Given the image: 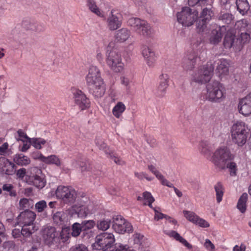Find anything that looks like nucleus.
<instances>
[{
    "instance_id": "obj_1",
    "label": "nucleus",
    "mask_w": 251,
    "mask_h": 251,
    "mask_svg": "<svg viewBox=\"0 0 251 251\" xmlns=\"http://www.w3.org/2000/svg\"><path fill=\"white\" fill-rule=\"evenodd\" d=\"M213 148V145L207 141H203L200 143L199 150L200 152L215 166L222 169L226 168L227 162L234 158V155L226 146L219 147L212 152Z\"/></svg>"
},
{
    "instance_id": "obj_2",
    "label": "nucleus",
    "mask_w": 251,
    "mask_h": 251,
    "mask_svg": "<svg viewBox=\"0 0 251 251\" xmlns=\"http://www.w3.org/2000/svg\"><path fill=\"white\" fill-rule=\"evenodd\" d=\"M86 81L95 97L99 98L104 95L105 87L101 77L100 71L97 67L92 65L89 67L88 73L86 76Z\"/></svg>"
},
{
    "instance_id": "obj_3",
    "label": "nucleus",
    "mask_w": 251,
    "mask_h": 251,
    "mask_svg": "<svg viewBox=\"0 0 251 251\" xmlns=\"http://www.w3.org/2000/svg\"><path fill=\"white\" fill-rule=\"evenodd\" d=\"M203 99L212 103H220L226 97V89L224 85L216 80L209 82L206 86V93Z\"/></svg>"
},
{
    "instance_id": "obj_4",
    "label": "nucleus",
    "mask_w": 251,
    "mask_h": 251,
    "mask_svg": "<svg viewBox=\"0 0 251 251\" xmlns=\"http://www.w3.org/2000/svg\"><path fill=\"white\" fill-rule=\"evenodd\" d=\"M36 217L35 213L29 210L22 212L18 216V223L23 226L24 237H28L38 229V226L34 224Z\"/></svg>"
},
{
    "instance_id": "obj_5",
    "label": "nucleus",
    "mask_w": 251,
    "mask_h": 251,
    "mask_svg": "<svg viewBox=\"0 0 251 251\" xmlns=\"http://www.w3.org/2000/svg\"><path fill=\"white\" fill-rule=\"evenodd\" d=\"M231 135L232 141L239 147L246 144L249 136L247 125L242 121H237L232 126Z\"/></svg>"
},
{
    "instance_id": "obj_6",
    "label": "nucleus",
    "mask_w": 251,
    "mask_h": 251,
    "mask_svg": "<svg viewBox=\"0 0 251 251\" xmlns=\"http://www.w3.org/2000/svg\"><path fill=\"white\" fill-rule=\"evenodd\" d=\"M115 242V237L112 233L103 232L96 237L92 247L93 249L102 251H115V246L113 247Z\"/></svg>"
},
{
    "instance_id": "obj_7",
    "label": "nucleus",
    "mask_w": 251,
    "mask_h": 251,
    "mask_svg": "<svg viewBox=\"0 0 251 251\" xmlns=\"http://www.w3.org/2000/svg\"><path fill=\"white\" fill-rule=\"evenodd\" d=\"M111 45L107 47L106 61L108 67L114 72L118 73L123 70L124 63L120 53L116 49L110 50Z\"/></svg>"
},
{
    "instance_id": "obj_8",
    "label": "nucleus",
    "mask_w": 251,
    "mask_h": 251,
    "mask_svg": "<svg viewBox=\"0 0 251 251\" xmlns=\"http://www.w3.org/2000/svg\"><path fill=\"white\" fill-rule=\"evenodd\" d=\"M55 194L57 199L67 204L74 203L78 199L76 191L71 186L59 185L56 189Z\"/></svg>"
},
{
    "instance_id": "obj_9",
    "label": "nucleus",
    "mask_w": 251,
    "mask_h": 251,
    "mask_svg": "<svg viewBox=\"0 0 251 251\" xmlns=\"http://www.w3.org/2000/svg\"><path fill=\"white\" fill-rule=\"evenodd\" d=\"M127 25L138 34L144 36H150L152 34L151 25L145 21L138 18H130L127 22Z\"/></svg>"
},
{
    "instance_id": "obj_10",
    "label": "nucleus",
    "mask_w": 251,
    "mask_h": 251,
    "mask_svg": "<svg viewBox=\"0 0 251 251\" xmlns=\"http://www.w3.org/2000/svg\"><path fill=\"white\" fill-rule=\"evenodd\" d=\"M177 20L183 26H190L193 25L198 17V12L189 7H182L176 14Z\"/></svg>"
},
{
    "instance_id": "obj_11",
    "label": "nucleus",
    "mask_w": 251,
    "mask_h": 251,
    "mask_svg": "<svg viewBox=\"0 0 251 251\" xmlns=\"http://www.w3.org/2000/svg\"><path fill=\"white\" fill-rule=\"evenodd\" d=\"M214 70L211 63L201 67L192 76V80L199 83H205L211 79Z\"/></svg>"
},
{
    "instance_id": "obj_12",
    "label": "nucleus",
    "mask_w": 251,
    "mask_h": 251,
    "mask_svg": "<svg viewBox=\"0 0 251 251\" xmlns=\"http://www.w3.org/2000/svg\"><path fill=\"white\" fill-rule=\"evenodd\" d=\"M112 227L114 231L120 234L133 231L131 224L121 215L115 216L113 218Z\"/></svg>"
},
{
    "instance_id": "obj_13",
    "label": "nucleus",
    "mask_w": 251,
    "mask_h": 251,
    "mask_svg": "<svg viewBox=\"0 0 251 251\" xmlns=\"http://www.w3.org/2000/svg\"><path fill=\"white\" fill-rule=\"evenodd\" d=\"M88 201V198L85 196L82 197L81 199H77L76 203L71 207L72 210L79 217H86L88 214L91 213L89 206L85 204Z\"/></svg>"
},
{
    "instance_id": "obj_14",
    "label": "nucleus",
    "mask_w": 251,
    "mask_h": 251,
    "mask_svg": "<svg viewBox=\"0 0 251 251\" xmlns=\"http://www.w3.org/2000/svg\"><path fill=\"white\" fill-rule=\"evenodd\" d=\"M107 28L111 31L120 28L122 23V17L120 13L115 10H112L106 19Z\"/></svg>"
},
{
    "instance_id": "obj_15",
    "label": "nucleus",
    "mask_w": 251,
    "mask_h": 251,
    "mask_svg": "<svg viewBox=\"0 0 251 251\" xmlns=\"http://www.w3.org/2000/svg\"><path fill=\"white\" fill-rule=\"evenodd\" d=\"M73 94L75 104L81 110H84L89 107V100L81 90L74 89L73 90Z\"/></svg>"
},
{
    "instance_id": "obj_16",
    "label": "nucleus",
    "mask_w": 251,
    "mask_h": 251,
    "mask_svg": "<svg viewBox=\"0 0 251 251\" xmlns=\"http://www.w3.org/2000/svg\"><path fill=\"white\" fill-rule=\"evenodd\" d=\"M141 51L147 65L149 67H153L155 65L157 57L152 49L147 45H144L141 47Z\"/></svg>"
},
{
    "instance_id": "obj_17",
    "label": "nucleus",
    "mask_w": 251,
    "mask_h": 251,
    "mask_svg": "<svg viewBox=\"0 0 251 251\" xmlns=\"http://www.w3.org/2000/svg\"><path fill=\"white\" fill-rule=\"evenodd\" d=\"M95 143L98 148L103 151L105 154L107 155V157L112 159L115 163L119 165H123L124 164V161L121 158L114 156L113 151L107 147L102 139L100 137H97L96 139Z\"/></svg>"
},
{
    "instance_id": "obj_18",
    "label": "nucleus",
    "mask_w": 251,
    "mask_h": 251,
    "mask_svg": "<svg viewBox=\"0 0 251 251\" xmlns=\"http://www.w3.org/2000/svg\"><path fill=\"white\" fill-rule=\"evenodd\" d=\"M213 16V11L207 8H204L201 14L200 19L197 24V27L199 32H203L207 24Z\"/></svg>"
},
{
    "instance_id": "obj_19",
    "label": "nucleus",
    "mask_w": 251,
    "mask_h": 251,
    "mask_svg": "<svg viewBox=\"0 0 251 251\" xmlns=\"http://www.w3.org/2000/svg\"><path fill=\"white\" fill-rule=\"evenodd\" d=\"M238 108L239 113L245 116L251 114V93L240 100Z\"/></svg>"
},
{
    "instance_id": "obj_20",
    "label": "nucleus",
    "mask_w": 251,
    "mask_h": 251,
    "mask_svg": "<svg viewBox=\"0 0 251 251\" xmlns=\"http://www.w3.org/2000/svg\"><path fill=\"white\" fill-rule=\"evenodd\" d=\"M58 233L52 226H47L42 231V238L44 243L50 245L58 238Z\"/></svg>"
},
{
    "instance_id": "obj_21",
    "label": "nucleus",
    "mask_w": 251,
    "mask_h": 251,
    "mask_svg": "<svg viewBox=\"0 0 251 251\" xmlns=\"http://www.w3.org/2000/svg\"><path fill=\"white\" fill-rule=\"evenodd\" d=\"M226 30V26H218L217 25H212V30L211 32L210 41L213 44L218 43L222 38L223 34Z\"/></svg>"
},
{
    "instance_id": "obj_22",
    "label": "nucleus",
    "mask_w": 251,
    "mask_h": 251,
    "mask_svg": "<svg viewBox=\"0 0 251 251\" xmlns=\"http://www.w3.org/2000/svg\"><path fill=\"white\" fill-rule=\"evenodd\" d=\"M26 182L29 185H34L36 187L43 188L46 184V181L43 176L33 175L26 176L25 177Z\"/></svg>"
},
{
    "instance_id": "obj_23",
    "label": "nucleus",
    "mask_w": 251,
    "mask_h": 251,
    "mask_svg": "<svg viewBox=\"0 0 251 251\" xmlns=\"http://www.w3.org/2000/svg\"><path fill=\"white\" fill-rule=\"evenodd\" d=\"M159 84L156 89V94L160 97L163 96L169 85V76L167 74L163 73L159 76Z\"/></svg>"
},
{
    "instance_id": "obj_24",
    "label": "nucleus",
    "mask_w": 251,
    "mask_h": 251,
    "mask_svg": "<svg viewBox=\"0 0 251 251\" xmlns=\"http://www.w3.org/2000/svg\"><path fill=\"white\" fill-rule=\"evenodd\" d=\"M216 73L219 77H223L228 73L229 62L225 59H220L216 62Z\"/></svg>"
},
{
    "instance_id": "obj_25",
    "label": "nucleus",
    "mask_w": 251,
    "mask_h": 251,
    "mask_svg": "<svg viewBox=\"0 0 251 251\" xmlns=\"http://www.w3.org/2000/svg\"><path fill=\"white\" fill-rule=\"evenodd\" d=\"M14 164L4 157L0 158V171L7 175H11L14 172Z\"/></svg>"
},
{
    "instance_id": "obj_26",
    "label": "nucleus",
    "mask_w": 251,
    "mask_h": 251,
    "mask_svg": "<svg viewBox=\"0 0 251 251\" xmlns=\"http://www.w3.org/2000/svg\"><path fill=\"white\" fill-rule=\"evenodd\" d=\"M148 169L151 171L156 177L160 181L162 185L166 186L168 187L173 186V184L167 180L161 173L156 169L155 167L152 164L149 165L148 166Z\"/></svg>"
},
{
    "instance_id": "obj_27",
    "label": "nucleus",
    "mask_w": 251,
    "mask_h": 251,
    "mask_svg": "<svg viewBox=\"0 0 251 251\" xmlns=\"http://www.w3.org/2000/svg\"><path fill=\"white\" fill-rule=\"evenodd\" d=\"M164 233L171 237L174 238L176 241H179L182 243L184 246L188 249H192V246L184 238H183L177 232L174 230H164Z\"/></svg>"
},
{
    "instance_id": "obj_28",
    "label": "nucleus",
    "mask_w": 251,
    "mask_h": 251,
    "mask_svg": "<svg viewBox=\"0 0 251 251\" xmlns=\"http://www.w3.org/2000/svg\"><path fill=\"white\" fill-rule=\"evenodd\" d=\"M131 35L130 31L126 28H122L116 32L115 38L120 43H124L128 40Z\"/></svg>"
},
{
    "instance_id": "obj_29",
    "label": "nucleus",
    "mask_w": 251,
    "mask_h": 251,
    "mask_svg": "<svg viewBox=\"0 0 251 251\" xmlns=\"http://www.w3.org/2000/svg\"><path fill=\"white\" fill-rule=\"evenodd\" d=\"M197 59V56L194 54L187 55L183 60L182 67L186 70L192 69L195 66Z\"/></svg>"
},
{
    "instance_id": "obj_30",
    "label": "nucleus",
    "mask_w": 251,
    "mask_h": 251,
    "mask_svg": "<svg viewBox=\"0 0 251 251\" xmlns=\"http://www.w3.org/2000/svg\"><path fill=\"white\" fill-rule=\"evenodd\" d=\"M86 2L87 6L91 12L100 17H104V12L99 8L95 0H86Z\"/></svg>"
},
{
    "instance_id": "obj_31",
    "label": "nucleus",
    "mask_w": 251,
    "mask_h": 251,
    "mask_svg": "<svg viewBox=\"0 0 251 251\" xmlns=\"http://www.w3.org/2000/svg\"><path fill=\"white\" fill-rule=\"evenodd\" d=\"M237 9L242 15H244L250 9L249 3L247 0H235Z\"/></svg>"
},
{
    "instance_id": "obj_32",
    "label": "nucleus",
    "mask_w": 251,
    "mask_h": 251,
    "mask_svg": "<svg viewBox=\"0 0 251 251\" xmlns=\"http://www.w3.org/2000/svg\"><path fill=\"white\" fill-rule=\"evenodd\" d=\"M126 109L125 104L121 102H118L113 107L112 112L113 115L117 118H120Z\"/></svg>"
},
{
    "instance_id": "obj_33",
    "label": "nucleus",
    "mask_w": 251,
    "mask_h": 251,
    "mask_svg": "<svg viewBox=\"0 0 251 251\" xmlns=\"http://www.w3.org/2000/svg\"><path fill=\"white\" fill-rule=\"evenodd\" d=\"M248 198V194L245 193L241 195L238 200L237 207L242 213H244L246 210Z\"/></svg>"
},
{
    "instance_id": "obj_34",
    "label": "nucleus",
    "mask_w": 251,
    "mask_h": 251,
    "mask_svg": "<svg viewBox=\"0 0 251 251\" xmlns=\"http://www.w3.org/2000/svg\"><path fill=\"white\" fill-rule=\"evenodd\" d=\"M14 160L17 164L20 166H26L30 163L29 158L22 153L16 154Z\"/></svg>"
},
{
    "instance_id": "obj_35",
    "label": "nucleus",
    "mask_w": 251,
    "mask_h": 251,
    "mask_svg": "<svg viewBox=\"0 0 251 251\" xmlns=\"http://www.w3.org/2000/svg\"><path fill=\"white\" fill-rule=\"evenodd\" d=\"M66 214L63 211H58L54 214L53 220L56 224L63 225L67 221Z\"/></svg>"
},
{
    "instance_id": "obj_36",
    "label": "nucleus",
    "mask_w": 251,
    "mask_h": 251,
    "mask_svg": "<svg viewBox=\"0 0 251 251\" xmlns=\"http://www.w3.org/2000/svg\"><path fill=\"white\" fill-rule=\"evenodd\" d=\"M44 163L47 164H53L57 167H61L62 165L61 160L56 155H50L46 156Z\"/></svg>"
},
{
    "instance_id": "obj_37",
    "label": "nucleus",
    "mask_w": 251,
    "mask_h": 251,
    "mask_svg": "<svg viewBox=\"0 0 251 251\" xmlns=\"http://www.w3.org/2000/svg\"><path fill=\"white\" fill-rule=\"evenodd\" d=\"M214 189L216 192L217 201L218 203H220L222 201L224 195V187L221 182H218L214 186Z\"/></svg>"
},
{
    "instance_id": "obj_38",
    "label": "nucleus",
    "mask_w": 251,
    "mask_h": 251,
    "mask_svg": "<svg viewBox=\"0 0 251 251\" xmlns=\"http://www.w3.org/2000/svg\"><path fill=\"white\" fill-rule=\"evenodd\" d=\"M235 36L232 33H227L225 37L224 41V47L226 49L231 48L233 45Z\"/></svg>"
},
{
    "instance_id": "obj_39",
    "label": "nucleus",
    "mask_w": 251,
    "mask_h": 251,
    "mask_svg": "<svg viewBox=\"0 0 251 251\" xmlns=\"http://www.w3.org/2000/svg\"><path fill=\"white\" fill-rule=\"evenodd\" d=\"M31 142V145L37 150L41 149L47 143L46 140L41 138H32Z\"/></svg>"
},
{
    "instance_id": "obj_40",
    "label": "nucleus",
    "mask_w": 251,
    "mask_h": 251,
    "mask_svg": "<svg viewBox=\"0 0 251 251\" xmlns=\"http://www.w3.org/2000/svg\"><path fill=\"white\" fill-rule=\"evenodd\" d=\"M218 19L223 23L228 25L231 23L234 17L231 13L221 12L219 16Z\"/></svg>"
},
{
    "instance_id": "obj_41",
    "label": "nucleus",
    "mask_w": 251,
    "mask_h": 251,
    "mask_svg": "<svg viewBox=\"0 0 251 251\" xmlns=\"http://www.w3.org/2000/svg\"><path fill=\"white\" fill-rule=\"evenodd\" d=\"M2 189L3 191L8 193L11 197H15L17 196V192L13 185L11 184H5L3 185Z\"/></svg>"
},
{
    "instance_id": "obj_42",
    "label": "nucleus",
    "mask_w": 251,
    "mask_h": 251,
    "mask_svg": "<svg viewBox=\"0 0 251 251\" xmlns=\"http://www.w3.org/2000/svg\"><path fill=\"white\" fill-rule=\"evenodd\" d=\"M111 225V220L109 219L100 221L97 223V227L99 230L105 231L108 229Z\"/></svg>"
},
{
    "instance_id": "obj_43",
    "label": "nucleus",
    "mask_w": 251,
    "mask_h": 251,
    "mask_svg": "<svg viewBox=\"0 0 251 251\" xmlns=\"http://www.w3.org/2000/svg\"><path fill=\"white\" fill-rule=\"evenodd\" d=\"M72 236L76 237L79 235L83 229L81 224L78 223H75L72 225Z\"/></svg>"
},
{
    "instance_id": "obj_44",
    "label": "nucleus",
    "mask_w": 251,
    "mask_h": 251,
    "mask_svg": "<svg viewBox=\"0 0 251 251\" xmlns=\"http://www.w3.org/2000/svg\"><path fill=\"white\" fill-rule=\"evenodd\" d=\"M249 25L248 22L246 19H243L237 21L235 24V27L240 31H246Z\"/></svg>"
},
{
    "instance_id": "obj_45",
    "label": "nucleus",
    "mask_w": 251,
    "mask_h": 251,
    "mask_svg": "<svg viewBox=\"0 0 251 251\" xmlns=\"http://www.w3.org/2000/svg\"><path fill=\"white\" fill-rule=\"evenodd\" d=\"M226 167L228 169L230 175L231 176H235L237 175V166L236 163L233 161L227 162Z\"/></svg>"
},
{
    "instance_id": "obj_46",
    "label": "nucleus",
    "mask_w": 251,
    "mask_h": 251,
    "mask_svg": "<svg viewBox=\"0 0 251 251\" xmlns=\"http://www.w3.org/2000/svg\"><path fill=\"white\" fill-rule=\"evenodd\" d=\"M31 201L26 198H23L21 199L19 201V208L20 209H29L32 203H31L30 202Z\"/></svg>"
},
{
    "instance_id": "obj_47",
    "label": "nucleus",
    "mask_w": 251,
    "mask_h": 251,
    "mask_svg": "<svg viewBox=\"0 0 251 251\" xmlns=\"http://www.w3.org/2000/svg\"><path fill=\"white\" fill-rule=\"evenodd\" d=\"M47 208V202L44 200H41L35 204V209L38 213L43 212Z\"/></svg>"
},
{
    "instance_id": "obj_48",
    "label": "nucleus",
    "mask_w": 251,
    "mask_h": 251,
    "mask_svg": "<svg viewBox=\"0 0 251 251\" xmlns=\"http://www.w3.org/2000/svg\"><path fill=\"white\" fill-rule=\"evenodd\" d=\"M183 213L184 216L188 220L195 224L196 220L197 219V218L198 217V216H197L193 212L187 210H184Z\"/></svg>"
},
{
    "instance_id": "obj_49",
    "label": "nucleus",
    "mask_w": 251,
    "mask_h": 251,
    "mask_svg": "<svg viewBox=\"0 0 251 251\" xmlns=\"http://www.w3.org/2000/svg\"><path fill=\"white\" fill-rule=\"evenodd\" d=\"M81 225L83 230L85 231L93 228L95 225V222L93 220L84 221L82 222Z\"/></svg>"
},
{
    "instance_id": "obj_50",
    "label": "nucleus",
    "mask_w": 251,
    "mask_h": 251,
    "mask_svg": "<svg viewBox=\"0 0 251 251\" xmlns=\"http://www.w3.org/2000/svg\"><path fill=\"white\" fill-rule=\"evenodd\" d=\"M15 137L17 141H21L22 142H25V140H27V139L30 138L27 136L26 134L22 129H19L18 130L17 136H16Z\"/></svg>"
},
{
    "instance_id": "obj_51",
    "label": "nucleus",
    "mask_w": 251,
    "mask_h": 251,
    "mask_svg": "<svg viewBox=\"0 0 251 251\" xmlns=\"http://www.w3.org/2000/svg\"><path fill=\"white\" fill-rule=\"evenodd\" d=\"M143 197L144 200L148 203H145V204H148L150 207L152 208V203L154 201V199L152 196L151 193L148 192H145L143 193Z\"/></svg>"
},
{
    "instance_id": "obj_52",
    "label": "nucleus",
    "mask_w": 251,
    "mask_h": 251,
    "mask_svg": "<svg viewBox=\"0 0 251 251\" xmlns=\"http://www.w3.org/2000/svg\"><path fill=\"white\" fill-rule=\"evenodd\" d=\"M24 24V26H25V27L27 30H32L36 32H41L43 30L42 28H38V26H40L39 25L34 23L29 22L27 25H25V24Z\"/></svg>"
},
{
    "instance_id": "obj_53",
    "label": "nucleus",
    "mask_w": 251,
    "mask_h": 251,
    "mask_svg": "<svg viewBox=\"0 0 251 251\" xmlns=\"http://www.w3.org/2000/svg\"><path fill=\"white\" fill-rule=\"evenodd\" d=\"M115 251H135L126 245H124L122 244L118 243L115 244Z\"/></svg>"
},
{
    "instance_id": "obj_54",
    "label": "nucleus",
    "mask_w": 251,
    "mask_h": 251,
    "mask_svg": "<svg viewBox=\"0 0 251 251\" xmlns=\"http://www.w3.org/2000/svg\"><path fill=\"white\" fill-rule=\"evenodd\" d=\"M195 224L203 228L209 226V224L206 221L203 219L200 218L199 216L197 218Z\"/></svg>"
},
{
    "instance_id": "obj_55",
    "label": "nucleus",
    "mask_w": 251,
    "mask_h": 251,
    "mask_svg": "<svg viewBox=\"0 0 251 251\" xmlns=\"http://www.w3.org/2000/svg\"><path fill=\"white\" fill-rule=\"evenodd\" d=\"M135 176L140 179L145 178L148 181H151L154 178L152 176H148L145 172L135 173Z\"/></svg>"
},
{
    "instance_id": "obj_56",
    "label": "nucleus",
    "mask_w": 251,
    "mask_h": 251,
    "mask_svg": "<svg viewBox=\"0 0 251 251\" xmlns=\"http://www.w3.org/2000/svg\"><path fill=\"white\" fill-rule=\"evenodd\" d=\"M70 228L69 227H65L62 228V231L60 232V236L62 239H64L65 240L70 237Z\"/></svg>"
},
{
    "instance_id": "obj_57",
    "label": "nucleus",
    "mask_w": 251,
    "mask_h": 251,
    "mask_svg": "<svg viewBox=\"0 0 251 251\" xmlns=\"http://www.w3.org/2000/svg\"><path fill=\"white\" fill-rule=\"evenodd\" d=\"M235 2V0H221V4L226 9H228Z\"/></svg>"
},
{
    "instance_id": "obj_58",
    "label": "nucleus",
    "mask_w": 251,
    "mask_h": 251,
    "mask_svg": "<svg viewBox=\"0 0 251 251\" xmlns=\"http://www.w3.org/2000/svg\"><path fill=\"white\" fill-rule=\"evenodd\" d=\"M143 236L139 233H135L133 235V240L134 244L140 245L142 243Z\"/></svg>"
},
{
    "instance_id": "obj_59",
    "label": "nucleus",
    "mask_w": 251,
    "mask_h": 251,
    "mask_svg": "<svg viewBox=\"0 0 251 251\" xmlns=\"http://www.w3.org/2000/svg\"><path fill=\"white\" fill-rule=\"evenodd\" d=\"M120 80L121 84L126 87V89L127 90H129L130 87V80L129 78L126 76H123L121 77Z\"/></svg>"
},
{
    "instance_id": "obj_60",
    "label": "nucleus",
    "mask_w": 251,
    "mask_h": 251,
    "mask_svg": "<svg viewBox=\"0 0 251 251\" xmlns=\"http://www.w3.org/2000/svg\"><path fill=\"white\" fill-rule=\"evenodd\" d=\"M31 138H29L27 140H25L23 143V145L21 149V151L23 152L26 151L30 147L31 145Z\"/></svg>"
},
{
    "instance_id": "obj_61",
    "label": "nucleus",
    "mask_w": 251,
    "mask_h": 251,
    "mask_svg": "<svg viewBox=\"0 0 251 251\" xmlns=\"http://www.w3.org/2000/svg\"><path fill=\"white\" fill-rule=\"evenodd\" d=\"M204 246L209 251H212L215 249V246L208 239L205 240Z\"/></svg>"
},
{
    "instance_id": "obj_62",
    "label": "nucleus",
    "mask_w": 251,
    "mask_h": 251,
    "mask_svg": "<svg viewBox=\"0 0 251 251\" xmlns=\"http://www.w3.org/2000/svg\"><path fill=\"white\" fill-rule=\"evenodd\" d=\"M71 251H88L87 248L83 244H79L71 248Z\"/></svg>"
},
{
    "instance_id": "obj_63",
    "label": "nucleus",
    "mask_w": 251,
    "mask_h": 251,
    "mask_svg": "<svg viewBox=\"0 0 251 251\" xmlns=\"http://www.w3.org/2000/svg\"><path fill=\"white\" fill-rule=\"evenodd\" d=\"M240 38L242 42L244 44L248 42L250 40V35L246 32L240 34Z\"/></svg>"
},
{
    "instance_id": "obj_64",
    "label": "nucleus",
    "mask_w": 251,
    "mask_h": 251,
    "mask_svg": "<svg viewBox=\"0 0 251 251\" xmlns=\"http://www.w3.org/2000/svg\"><path fill=\"white\" fill-rule=\"evenodd\" d=\"M246 246L242 243L240 246L235 245L233 248V251H246Z\"/></svg>"
}]
</instances>
